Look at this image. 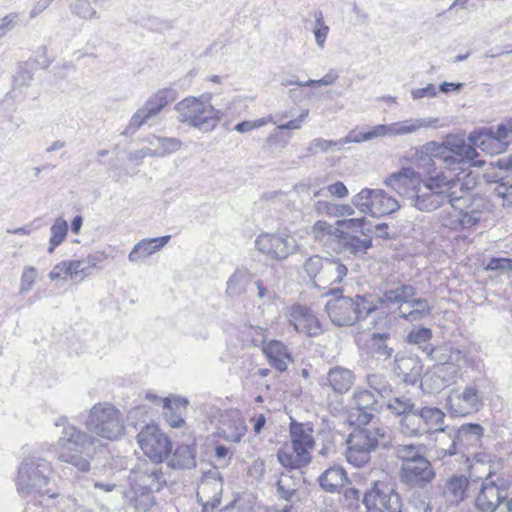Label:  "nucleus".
Instances as JSON below:
<instances>
[{"label":"nucleus","instance_id":"obj_1","mask_svg":"<svg viewBox=\"0 0 512 512\" xmlns=\"http://www.w3.org/2000/svg\"><path fill=\"white\" fill-rule=\"evenodd\" d=\"M484 429L479 424H464L453 433L443 434L437 438L440 449L446 455H460L467 465L469 477L481 478L479 468L483 473L488 470L490 456L477 452L481 446Z\"/></svg>","mask_w":512,"mask_h":512},{"label":"nucleus","instance_id":"obj_2","mask_svg":"<svg viewBox=\"0 0 512 512\" xmlns=\"http://www.w3.org/2000/svg\"><path fill=\"white\" fill-rule=\"evenodd\" d=\"M467 185L460 177L449 176L444 172L429 173L422 181L411 204L420 211L431 212L445 204L456 209V203L464 198Z\"/></svg>","mask_w":512,"mask_h":512},{"label":"nucleus","instance_id":"obj_3","mask_svg":"<svg viewBox=\"0 0 512 512\" xmlns=\"http://www.w3.org/2000/svg\"><path fill=\"white\" fill-rule=\"evenodd\" d=\"M55 426L63 428L57 441L58 460L74 466L79 471H88L96 443L94 437L70 424L66 417H60Z\"/></svg>","mask_w":512,"mask_h":512},{"label":"nucleus","instance_id":"obj_4","mask_svg":"<svg viewBox=\"0 0 512 512\" xmlns=\"http://www.w3.org/2000/svg\"><path fill=\"white\" fill-rule=\"evenodd\" d=\"M131 489L135 497L131 499L135 509L147 511L154 505L153 493L160 491L166 478L157 463L141 462L129 475Z\"/></svg>","mask_w":512,"mask_h":512},{"label":"nucleus","instance_id":"obj_5","mask_svg":"<svg viewBox=\"0 0 512 512\" xmlns=\"http://www.w3.org/2000/svg\"><path fill=\"white\" fill-rule=\"evenodd\" d=\"M51 479V464L43 458L30 456L19 465L15 479L16 489L23 497L38 494L55 498L57 494L49 488Z\"/></svg>","mask_w":512,"mask_h":512},{"label":"nucleus","instance_id":"obj_6","mask_svg":"<svg viewBox=\"0 0 512 512\" xmlns=\"http://www.w3.org/2000/svg\"><path fill=\"white\" fill-rule=\"evenodd\" d=\"M347 444V461L355 467H362L370 461L372 451L392 446V435L386 426L358 429L349 435Z\"/></svg>","mask_w":512,"mask_h":512},{"label":"nucleus","instance_id":"obj_7","mask_svg":"<svg viewBox=\"0 0 512 512\" xmlns=\"http://www.w3.org/2000/svg\"><path fill=\"white\" fill-rule=\"evenodd\" d=\"M89 435L116 441L125 433V421L122 412L108 402H99L89 410L85 421Z\"/></svg>","mask_w":512,"mask_h":512},{"label":"nucleus","instance_id":"obj_8","mask_svg":"<svg viewBox=\"0 0 512 512\" xmlns=\"http://www.w3.org/2000/svg\"><path fill=\"white\" fill-rule=\"evenodd\" d=\"M325 309L331 322L337 326H351L367 318H372L371 324L375 323L372 314L376 306L363 296L357 295L354 298L340 296L331 299L326 303Z\"/></svg>","mask_w":512,"mask_h":512},{"label":"nucleus","instance_id":"obj_9","mask_svg":"<svg viewBox=\"0 0 512 512\" xmlns=\"http://www.w3.org/2000/svg\"><path fill=\"white\" fill-rule=\"evenodd\" d=\"M177 119L191 127L205 131L213 130L221 118V112L213 107L210 98L189 96L174 106Z\"/></svg>","mask_w":512,"mask_h":512},{"label":"nucleus","instance_id":"obj_10","mask_svg":"<svg viewBox=\"0 0 512 512\" xmlns=\"http://www.w3.org/2000/svg\"><path fill=\"white\" fill-rule=\"evenodd\" d=\"M482 471L479 468L481 478L470 477L473 483L476 480H482L478 492L475 494L474 504L481 512H495L500 504L507 499L512 482L508 477L492 472L491 465H488L486 473Z\"/></svg>","mask_w":512,"mask_h":512},{"label":"nucleus","instance_id":"obj_11","mask_svg":"<svg viewBox=\"0 0 512 512\" xmlns=\"http://www.w3.org/2000/svg\"><path fill=\"white\" fill-rule=\"evenodd\" d=\"M435 157L443 161L445 168L449 171L444 173L449 176L459 177V173L454 175L452 173L458 170L464 171L465 167H480L484 164V161L477 160L478 152L476 148L457 138H448L444 141Z\"/></svg>","mask_w":512,"mask_h":512},{"label":"nucleus","instance_id":"obj_12","mask_svg":"<svg viewBox=\"0 0 512 512\" xmlns=\"http://www.w3.org/2000/svg\"><path fill=\"white\" fill-rule=\"evenodd\" d=\"M485 379H475L462 391L452 390L446 399V408L454 416H466L480 410L484 402Z\"/></svg>","mask_w":512,"mask_h":512},{"label":"nucleus","instance_id":"obj_13","mask_svg":"<svg viewBox=\"0 0 512 512\" xmlns=\"http://www.w3.org/2000/svg\"><path fill=\"white\" fill-rule=\"evenodd\" d=\"M351 202L359 212L373 217L390 215L400 208L398 201L382 189L363 188Z\"/></svg>","mask_w":512,"mask_h":512},{"label":"nucleus","instance_id":"obj_14","mask_svg":"<svg viewBox=\"0 0 512 512\" xmlns=\"http://www.w3.org/2000/svg\"><path fill=\"white\" fill-rule=\"evenodd\" d=\"M177 98V92L172 88L159 89L148 98L144 105L131 117L128 125L122 132L125 136H131L144 124L156 117L161 110Z\"/></svg>","mask_w":512,"mask_h":512},{"label":"nucleus","instance_id":"obj_15","mask_svg":"<svg viewBox=\"0 0 512 512\" xmlns=\"http://www.w3.org/2000/svg\"><path fill=\"white\" fill-rule=\"evenodd\" d=\"M256 249L267 258L283 261L298 250L294 236L286 232L262 233L255 240Z\"/></svg>","mask_w":512,"mask_h":512},{"label":"nucleus","instance_id":"obj_16","mask_svg":"<svg viewBox=\"0 0 512 512\" xmlns=\"http://www.w3.org/2000/svg\"><path fill=\"white\" fill-rule=\"evenodd\" d=\"M365 512H402L399 494L389 485L377 482L363 495Z\"/></svg>","mask_w":512,"mask_h":512},{"label":"nucleus","instance_id":"obj_17","mask_svg":"<svg viewBox=\"0 0 512 512\" xmlns=\"http://www.w3.org/2000/svg\"><path fill=\"white\" fill-rule=\"evenodd\" d=\"M137 442L152 463H162L172 449L168 437L155 425L143 428L137 435Z\"/></svg>","mask_w":512,"mask_h":512},{"label":"nucleus","instance_id":"obj_18","mask_svg":"<svg viewBox=\"0 0 512 512\" xmlns=\"http://www.w3.org/2000/svg\"><path fill=\"white\" fill-rule=\"evenodd\" d=\"M223 480L215 469L203 473L197 487V501L202 505L203 512H212L221 501Z\"/></svg>","mask_w":512,"mask_h":512},{"label":"nucleus","instance_id":"obj_19","mask_svg":"<svg viewBox=\"0 0 512 512\" xmlns=\"http://www.w3.org/2000/svg\"><path fill=\"white\" fill-rule=\"evenodd\" d=\"M436 474L431 462L426 458H418L406 466H400V481L409 488L424 489L435 478Z\"/></svg>","mask_w":512,"mask_h":512},{"label":"nucleus","instance_id":"obj_20","mask_svg":"<svg viewBox=\"0 0 512 512\" xmlns=\"http://www.w3.org/2000/svg\"><path fill=\"white\" fill-rule=\"evenodd\" d=\"M355 407L349 413V420L357 426L367 425L379 412V404L375 394L370 390H359L353 394Z\"/></svg>","mask_w":512,"mask_h":512},{"label":"nucleus","instance_id":"obj_21","mask_svg":"<svg viewBox=\"0 0 512 512\" xmlns=\"http://www.w3.org/2000/svg\"><path fill=\"white\" fill-rule=\"evenodd\" d=\"M421 182L422 179L419 173L409 167L402 168L400 171L391 174L384 180L386 186L411 201L414 195H416Z\"/></svg>","mask_w":512,"mask_h":512},{"label":"nucleus","instance_id":"obj_22","mask_svg":"<svg viewBox=\"0 0 512 512\" xmlns=\"http://www.w3.org/2000/svg\"><path fill=\"white\" fill-rule=\"evenodd\" d=\"M288 320L298 333L306 336H317L322 332L318 318L305 306L293 305L290 308Z\"/></svg>","mask_w":512,"mask_h":512},{"label":"nucleus","instance_id":"obj_23","mask_svg":"<svg viewBox=\"0 0 512 512\" xmlns=\"http://www.w3.org/2000/svg\"><path fill=\"white\" fill-rule=\"evenodd\" d=\"M278 461L282 466L290 470H299L307 466L311 460V454L304 449L286 442L277 452Z\"/></svg>","mask_w":512,"mask_h":512},{"label":"nucleus","instance_id":"obj_24","mask_svg":"<svg viewBox=\"0 0 512 512\" xmlns=\"http://www.w3.org/2000/svg\"><path fill=\"white\" fill-rule=\"evenodd\" d=\"M247 426L238 411L226 413L220 422L219 434L229 442L237 443L245 435Z\"/></svg>","mask_w":512,"mask_h":512},{"label":"nucleus","instance_id":"obj_25","mask_svg":"<svg viewBox=\"0 0 512 512\" xmlns=\"http://www.w3.org/2000/svg\"><path fill=\"white\" fill-rule=\"evenodd\" d=\"M355 375L350 369L335 366L328 370L323 385L328 386L334 393L345 394L354 385Z\"/></svg>","mask_w":512,"mask_h":512},{"label":"nucleus","instance_id":"obj_26","mask_svg":"<svg viewBox=\"0 0 512 512\" xmlns=\"http://www.w3.org/2000/svg\"><path fill=\"white\" fill-rule=\"evenodd\" d=\"M268 363L280 372H284L292 362V356L286 345L278 340H271L262 346Z\"/></svg>","mask_w":512,"mask_h":512},{"label":"nucleus","instance_id":"obj_27","mask_svg":"<svg viewBox=\"0 0 512 512\" xmlns=\"http://www.w3.org/2000/svg\"><path fill=\"white\" fill-rule=\"evenodd\" d=\"M372 246V236L342 234L337 238V252L346 256H360Z\"/></svg>","mask_w":512,"mask_h":512},{"label":"nucleus","instance_id":"obj_28","mask_svg":"<svg viewBox=\"0 0 512 512\" xmlns=\"http://www.w3.org/2000/svg\"><path fill=\"white\" fill-rule=\"evenodd\" d=\"M170 235L156 238H146L134 245L128 255L131 263H138L146 260L154 253L160 251L170 240Z\"/></svg>","mask_w":512,"mask_h":512},{"label":"nucleus","instance_id":"obj_29","mask_svg":"<svg viewBox=\"0 0 512 512\" xmlns=\"http://www.w3.org/2000/svg\"><path fill=\"white\" fill-rule=\"evenodd\" d=\"M473 484L463 475H454L448 478L442 488L445 501L451 505L459 504L466 498L468 490Z\"/></svg>","mask_w":512,"mask_h":512},{"label":"nucleus","instance_id":"obj_30","mask_svg":"<svg viewBox=\"0 0 512 512\" xmlns=\"http://www.w3.org/2000/svg\"><path fill=\"white\" fill-rule=\"evenodd\" d=\"M395 371L405 383L415 384L423 370L421 361L414 356H396L395 358Z\"/></svg>","mask_w":512,"mask_h":512},{"label":"nucleus","instance_id":"obj_31","mask_svg":"<svg viewBox=\"0 0 512 512\" xmlns=\"http://www.w3.org/2000/svg\"><path fill=\"white\" fill-rule=\"evenodd\" d=\"M290 442L311 454L315 447L313 428L309 423L292 421L289 429Z\"/></svg>","mask_w":512,"mask_h":512},{"label":"nucleus","instance_id":"obj_32","mask_svg":"<svg viewBox=\"0 0 512 512\" xmlns=\"http://www.w3.org/2000/svg\"><path fill=\"white\" fill-rule=\"evenodd\" d=\"M438 122L437 118H410L390 123L391 136H406L418 132L420 129L430 128Z\"/></svg>","mask_w":512,"mask_h":512},{"label":"nucleus","instance_id":"obj_33","mask_svg":"<svg viewBox=\"0 0 512 512\" xmlns=\"http://www.w3.org/2000/svg\"><path fill=\"white\" fill-rule=\"evenodd\" d=\"M420 417L422 418V424L424 433H437L444 434V418L445 414L442 410L436 407H423L420 409Z\"/></svg>","mask_w":512,"mask_h":512},{"label":"nucleus","instance_id":"obj_34","mask_svg":"<svg viewBox=\"0 0 512 512\" xmlns=\"http://www.w3.org/2000/svg\"><path fill=\"white\" fill-rule=\"evenodd\" d=\"M252 280L253 275L248 269H236L227 280L226 294L229 297H237L244 294Z\"/></svg>","mask_w":512,"mask_h":512},{"label":"nucleus","instance_id":"obj_35","mask_svg":"<svg viewBox=\"0 0 512 512\" xmlns=\"http://www.w3.org/2000/svg\"><path fill=\"white\" fill-rule=\"evenodd\" d=\"M326 259L320 255H312L303 263V271L312 282L313 286L322 289L324 282V267Z\"/></svg>","mask_w":512,"mask_h":512},{"label":"nucleus","instance_id":"obj_36","mask_svg":"<svg viewBox=\"0 0 512 512\" xmlns=\"http://www.w3.org/2000/svg\"><path fill=\"white\" fill-rule=\"evenodd\" d=\"M469 140L474 148L479 147L482 151L493 155L499 154L506 150L505 143L495 139L492 135V130L481 132L477 135H470Z\"/></svg>","mask_w":512,"mask_h":512},{"label":"nucleus","instance_id":"obj_37","mask_svg":"<svg viewBox=\"0 0 512 512\" xmlns=\"http://www.w3.org/2000/svg\"><path fill=\"white\" fill-rule=\"evenodd\" d=\"M345 471L341 467H331L324 471L319 477L320 486L327 492H336L344 488L347 482Z\"/></svg>","mask_w":512,"mask_h":512},{"label":"nucleus","instance_id":"obj_38","mask_svg":"<svg viewBox=\"0 0 512 512\" xmlns=\"http://www.w3.org/2000/svg\"><path fill=\"white\" fill-rule=\"evenodd\" d=\"M482 217V211L479 209H472L470 211H460L455 218L442 219V224L452 230L469 229L475 226Z\"/></svg>","mask_w":512,"mask_h":512},{"label":"nucleus","instance_id":"obj_39","mask_svg":"<svg viewBox=\"0 0 512 512\" xmlns=\"http://www.w3.org/2000/svg\"><path fill=\"white\" fill-rule=\"evenodd\" d=\"M169 466L177 469H191L196 466V449L191 445H180L169 459Z\"/></svg>","mask_w":512,"mask_h":512},{"label":"nucleus","instance_id":"obj_40","mask_svg":"<svg viewBox=\"0 0 512 512\" xmlns=\"http://www.w3.org/2000/svg\"><path fill=\"white\" fill-rule=\"evenodd\" d=\"M324 268L323 290L330 288L334 284L341 283L348 272L347 267L340 260L334 258H327Z\"/></svg>","mask_w":512,"mask_h":512},{"label":"nucleus","instance_id":"obj_41","mask_svg":"<svg viewBox=\"0 0 512 512\" xmlns=\"http://www.w3.org/2000/svg\"><path fill=\"white\" fill-rule=\"evenodd\" d=\"M364 336L367 338V348L378 359H387L392 355V348H390L386 341L389 339L390 334L368 332Z\"/></svg>","mask_w":512,"mask_h":512},{"label":"nucleus","instance_id":"obj_42","mask_svg":"<svg viewBox=\"0 0 512 512\" xmlns=\"http://www.w3.org/2000/svg\"><path fill=\"white\" fill-rule=\"evenodd\" d=\"M336 225L341 232L339 235H356L358 232L362 236H372L373 234L372 226L368 223L365 217L337 220Z\"/></svg>","mask_w":512,"mask_h":512},{"label":"nucleus","instance_id":"obj_43","mask_svg":"<svg viewBox=\"0 0 512 512\" xmlns=\"http://www.w3.org/2000/svg\"><path fill=\"white\" fill-rule=\"evenodd\" d=\"M301 480L300 473H298L297 476L293 475L291 470L281 473L277 481V492L279 496L284 500H291L300 488Z\"/></svg>","mask_w":512,"mask_h":512},{"label":"nucleus","instance_id":"obj_44","mask_svg":"<svg viewBox=\"0 0 512 512\" xmlns=\"http://www.w3.org/2000/svg\"><path fill=\"white\" fill-rule=\"evenodd\" d=\"M423 427L425 426L422 424L420 409L417 410L414 408L400 420L401 432L406 436L417 437L425 435Z\"/></svg>","mask_w":512,"mask_h":512},{"label":"nucleus","instance_id":"obj_45","mask_svg":"<svg viewBox=\"0 0 512 512\" xmlns=\"http://www.w3.org/2000/svg\"><path fill=\"white\" fill-rule=\"evenodd\" d=\"M416 295V290L413 286L410 285H398L396 288L389 289L384 292L381 302L386 304L387 307L390 305H400L405 300H409V298L414 297Z\"/></svg>","mask_w":512,"mask_h":512},{"label":"nucleus","instance_id":"obj_46","mask_svg":"<svg viewBox=\"0 0 512 512\" xmlns=\"http://www.w3.org/2000/svg\"><path fill=\"white\" fill-rule=\"evenodd\" d=\"M339 233L341 232L336 224L333 226L330 223L322 220L315 222L311 228V235L313 238L316 241L322 242L324 244L337 239Z\"/></svg>","mask_w":512,"mask_h":512},{"label":"nucleus","instance_id":"obj_47","mask_svg":"<svg viewBox=\"0 0 512 512\" xmlns=\"http://www.w3.org/2000/svg\"><path fill=\"white\" fill-rule=\"evenodd\" d=\"M394 455L401 461V466L413 463L418 458H423L421 446L413 444H400L394 448Z\"/></svg>","mask_w":512,"mask_h":512},{"label":"nucleus","instance_id":"obj_48","mask_svg":"<svg viewBox=\"0 0 512 512\" xmlns=\"http://www.w3.org/2000/svg\"><path fill=\"white\" fill-rule=\"evenodd\" d=\"M68 232L67 221L61 217L57 218L50 228V240L48 246V252L53 253L56 247H58L66 238Z\"/></svg>","mask_w":512,"mask_h":512},{"label":"nucleus","instance_id":"obj_49","mask_svg":"<svg viewBox=\"0 0 512 512\" xmlns=\"http://www.w3.org/2000/svg\"><path fill=\"white\" fill-rule=\"evenodd\" d=\"M432 338V331L429 328L421 327L412 329L407 335V342L410 344L417 345L419 349L423 351L426 355L429 354L428 349L426 347H433L430 344V340Z\"/></svg>","mask_w":512,"mask_h":512},{"label":"nucleus","instance_id":"obj_50","mask_svg":"<svg viewBox=\"0 0 512 512\" xmlns=\"http://www.w3.org/2000/svg\"><path fill=\"white\" fill-rule=\"evenodd\" d=\"M386 406L393 414L403 418L415 408V403L410 397L401 395L390 398Z\"/></svg>","mask_w":512,"mask_h":512},{"label":"nucleus","instance_id":"obj_51","mask_svg":"<svg viewBox=\"0 0 512 512\" xmlns=\"http://www.w3.org/2000/svg\"><path fill=\"white\" fill-rule=\"evenodd\" d=\"M157 148L154 149L155 157H164L181 149L183 143L174 137H154Z\"/></svg>","mask_w":512,"mask_h":512},{"label":"nucleus","instance_id":"obj_52","mask_svg":"<svg viewBox=\"0 0 512 512\" xmlns=\"http://www.w3.org/2000/svg\"><path fill=\"white\" fill-rule=\"evenodd\" d=\"M369 387L381 398L390 396L392 389L387 379L380 374H372L367 378Z\"/></svg>","mask_w":512,"mask_h":512},{"label":"nucleus","instance_id":"obj_53","mask_svg":"<svg viewBox=\"0 0 512 512\" xmlns=\"http://www.w3.org/2000/svg\"><path fill=\"white\" fill-rule=\"evenodd\" d=\"M334 147H337L335 140L314 138L306 147V156H315L319 153H326Z\"/></svg>","mask_w":512,"mask_h":512},{"label":"nucleus","instance_id":"obj_54","mask_svg":"<svg viewBox=\"0 0 512 512\" xmlns=\"http://www.w3.org/2000/svg\"><path fill=\"white\" fill-rule=\"evenodd\" d=\"M452 346L451 343H443L438 347H426L429 351L427 356L439 364H447L450 359Z\"/></svg>","mask_w":512,"mask_h":512},{"label":"nucleus","instance_id":"obj_55","mask_svg":"<svg viewBox=\"0 0 512 512\" xmlns=\"http://www.w3.org/2000/svg\"><path fill=\"white\" fill-rule=\"evenodd\" d=\"M72 10L83 19L91 20L99 18L97 11L91 6L89 0H74Z\"/></svg>","mask_w":512,"mask_h":512},{"label":"nucleus","instance_id":"obj_56","mask_svg":"<svg viewBox=\"0 0 512 512\" xmlns=\"http://www.w3.org/2000/svg\"><path fill=\"white\" fill-rule=\"evenodd\" d=\"M447 364L462 367L473 365V360L467 356V352L464 348L452 346L450 353V359Z\"/></svg>","mask_w":512,"mask_h":512},{"label":"nucleus","instance_id":"obj_57","mask_svg":"<svg viewBox=\"0 0 512 512\" xmlns=\"http://www.w3.org/2000/svg\"><path fill=\"white\" fill-rule=\"evenodd\" d=\"M37 270L32 266H26L21 275L20 293H28L37 280Z\"/></svg>","mask_w":512,"mask_h":512},{"label":"nucleus","instance_id":"obj_58","mask_svg":"<svg viewBox=\"0 0 512 512\" xmlns=\"http://www.w3.org/2000/svg\"><path fill=\"white\" fill-rule=\"evenodd\" d=\"M67 261L71 280L83 281L85 278L90 276L84 266L82 259H73Z\"/></svg>","mask_w":512,"mask_h":512},{"label":"nucleus","instance_id":"obj_59","mask_svg":"<svg viewBox=\"0 0 512 512\" xmlns=\"http://www.w3.org/2000/svg\"><path fill=\"white\" fill-rule=\"evenodd\" d=\"M411 305L415 321H419L431 313V306L426 299L411 297Z\"/></svg>","mask_w":512,"mask_h":512},{"label":"nucleus","instance_id":"obj_60","mask_svg":"<svg viewBox=\"0 0 512 512\" xmlns=\"http://www.w3.org/2000/svg\"><path fill=\"white\" fill-rule=\"evenodd\" d=\"M492 135L495 139L505 143L506 148L508 142L512 140V120L508 121L506 124L499 125L496 131H492Z\"/></svg>","mask_w":512,"mask_h":512},{"label":"nucleus","instance_id":"obj_61","mask_svg":"<svg viewBox=\"0 0 512 512\" xmlns=\"http://www.w3.org/2000/svg\"><path fill=\"white\" fill-rule=\"evenodd\" d=\"M68 261L64 260L56 264L50 271L48 277L51 281L70 278Z\"/></svg>","mask_w":512,"mask_h":512},{"label":"nucleus","instance_id":"obj_62","mask_svg":"<svg viewBox=\"0 0 512 512\" xmlns=\"http://www.w3.org/2000/svg\"><path fill=\"white\" fill-rule=\"evenodd\" d=\"M437 95V88L434 84H427L425 87L423 88H413L411 90V96L413 98V100H419V99H422V98H432V97H435Z\"/></svg>","mask_w":512,"mask_h":512},{"label":"nucleus","instance_id":"obj_63","mask_svg":"<svg viewBox=\"0 0 512 512\" xmlns=\"http://www.w3.org/2000/svg\"><path fill=\"white\" fill-rule=\"evenodd\" d=\"M342 494L344 502L347 504L348 507H358L359 500L361 493L359 490L353 488V487H345L342 488Z\"/></svg>","mask_w":512,"mask_h":512},{"label":"nucleus","instance_id":"obj_64","mask_svg":"<svg viewBox=\"0 0 512 512\" xmlns=\"http://www.w3.org/2000/svg\"><path fill=\"white\" fill-rule=\"evenodd\" d=\"M266 332V329L259 326H251L247 330V334L251 337V342L255 346L260 344L263 346L264 344H266Z\"/></svg>","mask_w":512,"mask_h":512}]
</instances>
